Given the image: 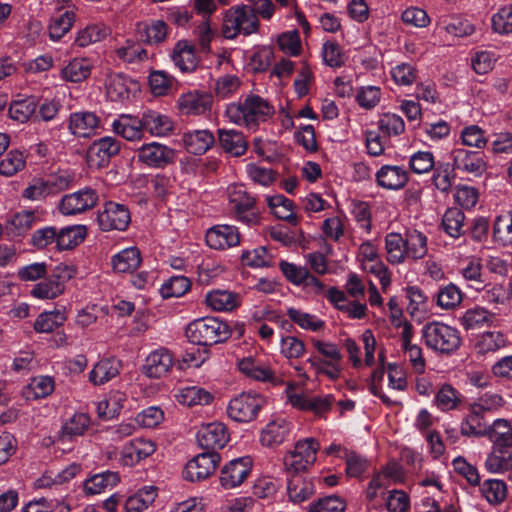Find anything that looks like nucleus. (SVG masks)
<instances>
[{"label": "nucleus", "instance_id": "30", "mask_svg": "<svg viewBox=\"0 0 512 512\" xmlns=\"http://www.w3.org/2000/svg\"><path fill=\"white\" fill-rule=\"evenodd\" d=\"M141 261L139 249L137 247H128L112 256L111 265L115 273L131 274L139 268Z\"/></svg>", "mask_w": 512, "mask_h": 512}, {"label": "nucleus", "instance_id": "54", "mask_svg": "<svg viewBox=\"0 0 512 512\" xmlns=\"http://www.w3.org/2000/svg\"><path fill=\"white\" fill-rule=\"evenodd\" d=\"M493 239L503 246L512 243V212L496 217L493 225Z\"/></svg>", "mask_w": 512, "mask_h": 512}, {"label": "nucleus", "instance_id": "49", "mask_svg": "<svg viewBox=\"0 0 512 512\" xmlns=\"http://www.w3.org/2000/svg\"><path fill=\"white\" fill-rule=\"evenodd\" d=\"M268 206L272 209L274 215L292 225L298 224V217L293 212V202L283 195H275L267 198Z\"/></svg>", "mask_w": 512, "mask_h": 512}, {"label": "nucleus", "instance_id": "61", "mask_svg": "<svg viewBox=\"0 0 512 512\" xmlns=\"http://www.w3.org/2000/svg\"><path fill=\"white\" fill-rule=\"evenodd\" d=\"M462 302V292L453 283L441 287L437 292V304L445 310L453 309Z\"/></svg>", "mask_w": 512, "mask_h": 512}, {"label": "nucleus", "instance_id": "5", "mask_svg": "<svg viewBox=\"0 0 512 512\" xmlns=\"http://www.w3.org/2000/svg\"><path fill=\"white\" fill-rule=\"evenodd\" d=\"M319 443L315 438H305L295 443L294 449L284 457V466L289 474H300L316 461Z\"/></svg>", "mask_w": 512, "mask_h": 512}, {"label": "nucleus", "instance_id": "13", "mask_svg": "<svg viewBox=\"0 0 512 512\" xmlns=\"http://www.w3.org/2000/svg\"><path fill=\"white\" fill-rule=\"evenodd\" d=\"M135 153L139 162L152 168H164L172 163L175 157L172 148L158 142L142 144Z\"/></svg>", "mask_w": 512, "mask_h": 512}, {"label": "nucleus", "instance_id": "32", "mask_svg": "<svg viewBox=\"0 0 512 512\" xmlns=\"http://www.w3.org/2000/svg\"><path fill=\"white\" fill-rule=\"evenodd\" d=\"M218 140L222 149L233 156H242L247 150L245 136L238 130L218 129Z\"/></svg>", "mask_w": 512, "mask_h": 512}, {"label": "nucleus", "instance_id": "39", "mask_svg": "<svg viewBox=\"0 0 512 512\" xmlns=\"http://www.w3.org/2000/svg\"><path fill=\"white\" fill-rule=\"evenodd\" d=\"M406 257L413 261L424 258L428 252L427 237L416 229H408L404 233Z\"/></svg>", "mask_w": 512, "mask_h": 512}, {"label": "nucleus", "instance_id": "35", "mask_svg": "<svg viewBox=\"0 0 512 512\" xmlns=\"http://www.w3.org/2000/svg\"><path fill=\"white\" fill-rule=\"evenodd\" d=\"M121 369V362L116 358L101 359L89 373V380L94 385H102L116 377Z\"/></svg>", "mask_w": 512, "mask_h": 512}, {"label": "nucleus", "instance_id": "15", "mask_svg": "<svg viewBox=\"0 0 512 512\" xmlns=\"http://www.w3.org/2000/svg\"><path fill=\"white\" fill-rule=\"evenodd\" d=\"M121 143L110 136L94 141L87 152L90 165L98 168L106 166L110 159L120 152Z\"/></svg>", "mask_w": 512, "mask_h": 512}, {"label": "nucleus", "instance_id": "29", "mask_svg": "<svg viewBox=\"0 0 512 512\" xmlns=\"http://www.w3.org/2000/svg\"><path fill=\"white\" fill-rule=\"evenodd\" d=\"M493 448L498 450L512 448V426L506 419H496L486 427V436Z\"/></svg>", "mask_w": 512, "mask_h": 512}, {"label": "nucleus", "instance_id": "4", "mask_svg": "<svg viewBox=\"0 0 512 512\" xmlns=\"http://www.w3.org/2000/svg\"><path fill=\"white\" fill-rule=\"evenodd\" d=\"M259 20L252 6L230 8L223 18L222 33L226 39H235L239 34L251 35L258 31Z\"/></svg>", "mask_w": 512, "mask_h": 512}, {"label": "nucleus", "instance_id": "20", "mask_svg": "<svg viewBox=\"0 0 512 512\" xmlns=\"http://www.w3.org/2000/svg\"><path fill=\"white\" fill-rule=\"evenodd\" d=\"M173 364L172 353L166 348H159L147 356L144 373L150 378H161L171 370Z\"/></svg>", "mask_w": 512, "mask_h": 512}, {"label": "nucleus", "instance_id": "23", "mask_svg": "<svg viewBox=\"0 0 512 512\" xmlns=\"http://www.w3.org/2000/svg\"><path fill=\"white\" fill-rule=\"evenodd\" d=\"M290 432L291 423L285 418H277L262 429L260 442L266 447L278 446L288 438Z\"/></svg>", "mask_w": 512, "mask_h": 512}, {"label": "nucleus", "instance_id": "36", "mask_svg": "<svg viewBox=\"0 0 512 512\" xmlns=\"http://www.w3.org/2000/svg\"><path fill=\"white\" fill-rule=\"evenodd\" d=\"M205 301L215 311L228 312L240 305L241 298L228 290H213L206 294Z\"/></svg>", "mask_w": 512, "mask_h": 512}, {"label": "nucleus", "instance_id": "58", "mask_svg": "<svg viewBox=\"0 0 512 512\" xmlns=\"http://www.w3.org/2000/svg\"><path fill=\"white\" fill-rule=\"evenodd\" d=\"M464 213L458 208L448 209L442 218V227L451 237L457 238L463 233Z\"/></svg>", "mask_w": 512, "mask_h": 512}, {"label": "nucleus", "instance_id": "62", "mask_svg": "<svg viewBox=\"0 0 512 512\" xmlns=\"http://www.w3.org/2000/svg\"><path fill=\"white\" fill-rule=\"evenodd\" d=\"M175 78L165 71H152L149 75L151 92L156 96L167 95L172 89Z\"/></svg>", "mask_w": 512, "mask_h": 512}, {"label": "nucleus", "instance_id": "59", "mask_svg": "<svg viewBox=\"0 0 512 512\" xmlns=\"http://www.w3.org/2000/svg\"><path fill=\"white\" fill-rule=\"evenodd\" d=\"M131 81L125 76L116 74L107 82V94L113 101H123L130 96Z\"/></svg>", "mask_w": 512, "mask_h": 512}, {"label": "nucleus", "instance_id": "55", "mask_svg": "<svg viewBox=\"0 0 512 512\" xmlns=\"http://www.w3.org/2000/svg\"><path fill=\"white\" fill-rule=\"evenodd\" d=\"M512 464V454L507 449H492L485 460V468L491 473L509 472Z\"/></svg>", "mask_w": 512, "mask_h": 512}, {"label": "nucleus", "instance_id": "51", "mask_svg": "<svg viewBox=\"0 0 512 512\" xmlns=\"http://www.w3.org/2000/svg\"><path fill=\"white\" fill-rule=\"evenodd\" d=\"M480 491L491 505H499L507 497V485L504 480L487 479L481 484Z\"/></svg>", "mask_w": 512, "mask_h": 512}, {"label": "nucleus", "instance_id": "47", "mask_svg": "<svg viewBox=\"0 0 512 512\" xmlns=\"http://www.w3.org/2000/svg\"><path fill=\"white\" fill-rule=\"evenodd\" d=\"M38 106V101L34 96L14 100L10 104L8 114L12 120L25 123L35 114Z\"/></svg>", "mask_w": 512, "mask_h": 512}, {"label": "nucleus", "instance_id": "38", "mask_svg": "<svg viewBox=\"0 0 512 512\" xmlns=\"http://www.w3.org/2000/svg\"><path fill=\"white\" fill-rule=\"evenodd\" d=\"M183 142L188 152L201 155L214 144L215 137L209 130H195L185 133Z\"/></svg>", "mask_w": 512, "mask_h": 512}, {"label": "nucleus", "instance_id": "52", "mask_svg": "<svg viewBox=\"0 0 512 512\" xmlns=\"http://www.w3.org/2000/svg\"><path fill=\"white\" fill-rule=\"evenodd\" d=\"M178 401L186 406L207 405L213 396L207 390L198 386H187L182 388L177 395Z\"/></svg>", "mask_w": 512, "mask_h": 512}, {"label": "nucleus", "instance_id": "17", "mask_svg": "<svg viewBox=\"0 0 512 512\" xmlns=\"http://www.w3.org/2000/svg\"><path fill=\"white\" fill-rule=\"evenodd\" d=\"M212 102L211 94L194 90L181 94L177 105L183 115H201L211 109Z\"/></svg>", "mask_w": 512, "mask_h": 512}, {"label": "nucleus", "instance_id": "28", "mask_svg": "<svg viewBox=\"0 0 512 512\" xmlns=\"http://www.w3.org/2000/svg\"><path fill=\"white\" fill-rule=\"evenodd\" d=\"M120 482V476L115 471H104L94 474L83 482V491L87 496L98 495L110 490Z\"/></svg>", "mask_w": 512, "mask_h": 512}, {"label": "nucleus", "instance_id": "7", "mask_svg": "<svg viewBox=\"0 0 512 512\" xmlns=\"http://www.w3.org/2000/svg\"><path fill=\"white\" fill-rule=\"evenodd\" d=\"M228 198L235 218L242 223L253 226L260 222L259 212L256 210V200L247 193L242 185H233L228 188Z\"/></svg>", "mask_w": 512, "mask_h": 512}, {"label": "nucleus", "instance_id": "10", "mask_svg": "<svg viewBox=\"0 0 512 512\" xmlns=\"http://www.w3.org/2000/svg\"><path fill=\"white\" fill-rule=\"evenodd\" d=\"M453 170L462 173L481 176L486 170V161L483 151L469 150L466 148H454L450 152Z\"/></svg>", "mask_w": 512, "mask_h": 512}, {"label": "nucleus", "instance_id": "21", "mask_svg": "<svg viewBox=\"0 0 512 512\" xmlns=\"http://www.w3.org/2000/svg\"><path fill=\"white\" fill-rule=\"evenodd\" d=\"M100 123L99 117L90 111H78L69 116L68 129L76 137L92 136Z\"/></svg>", "mask_w": 512, "mask_h": 512}, {"label": "nucleus", "instance_id": "3", "mask_svg": "<svg viewBox=\"0 0 512 512\" xmlns=\"http://www.w3.org/2000/svg\"><path fill=\"white\" fill-rule=\"evenodd\" d=\"M422 337L428 348L442 355L453 354L462 343L456 328L438 321L427 323L422 329Z\"/></svg>", "mask_w": 512, "mask_h": 512}, {"label": "nucleus", "instance_id": "9", "mask_svg": "<svg viewBox=\"0 0 512 512\" xmlns=\"http://www.w3.org/2000/svg\"><path fill=\"white\" fill-rule=\"evenodd\" d=\"M97 221L102 231H125L131 222L130 211L124 204L108 201L99 211Z\"/></svg>", "mask_w": 512, "mask_h": 512}, {"label": "nucleus", "instance_id": "33", "mask_svg": "<svg viewBox=\"0 0 512 512\" xmlns=\"http://www.w3.org/2000/svg\"><path fill=\"white\" fill-rule=\"evenodd\" d=\"M91 424V419L86 413H74L63 423L59 432V439L61 441H71L73 438L82 436L88 430Z\"/></svg>", "mask_w": 512, "mask_h": 512}, {"label": "nucleus", "instance_id": "34", "mask_svg": "<svg viewBox=\"0 0 512 512\" xmlns=\"http://www.w3.org/2000/svg\"><path fill=\"white\" fill-rule=\"evenodd\" d=\"M505 405L504 398L494 392H485L469 405L472 420L483 418L487 412H494Z\"/></svg>", "mask_w": 512, "mask_h": 512}, {"label": "nucleus", "instance_id": "16", "mask_svg": "<svg viewBox=\"0 0 512 512\" xmlns=\"http://www.w3.org/2000/svg\"><path fill=\"white\" fill-rule=\"evenodd\" d=\"M229 439L227 427L221 422L208 423L197 432V441L206 450L222 449Z\"/></svg>", "mask_w": 512, "mask_h": 512}, {"label": "nucleus", "instance_id": "41", "mask_svg": "<svg viewBox=\"0 0 512 512\" xmlns=\"http://www.w3.org/2000/svg\"><path fill=\"white\" fill-rule=\"evenodd\" d=\"M138 31L143 42L149 45H158L166 40L168 26L163 20H150L139 25Z\"/></svg>", "mask_w": 512, "mask_h": 512}, {"label": "nucleus", "instance_id": "60", "mask_svg": "<svg viewBox=\"0 0 512 512\" xmlns=\"http://www.w3.org/2000/svg\"><path fill=\"white\" fill-rule=\"evenodd\" d=\"M75 20L73 11H65L59 17L53 18L49 24V36L53 41L60 40L72 27Z\"/></svg>", "mask_w": 512, "mask_h": 512}, {"label": "nucleus", "instance_id": "26", "mask_svg": "<svg viewBox=\"0 0 512 512\" xmlns=\"http://www.w3.org/2000/svg\"><path fill=\"white\" fill-rule=\"evenodd\" d=\"M171 58L174 65L183 73L193 72L198 65L195 48L187 40H179L175 44Z\"/></svg>", "mask_w": 512, "mask_h": 512}, {"label": "nucleus", "instance_id": "50", "mask_svg": "<svg viewBox=\"0 0 512 512\" xmlns=\"http://www.w3.org/2000/svg\"><path fill=\"white\" fill-rule=\"evenodd\" d=\"M66 319L64 310L44 311L36 318L34 330L37 333H51L62 326Z\"/></svg>", "mask_w": 512, "mask_h": 512}, {"label": "nucleus", "instance_id": "56", "mask_svg": "<svg viewBox=\"0 0 512 512\" xmlns=\"http://www.w3.org/2000/svg\"><path fill=\"white\" fill-rule=\"evenodd\" d=\"M37 217L34 211L24 210L14 214L8 221L7 229L14 236H21L35 224Z\"/></svg>", "mask_w": 512, "mask_h": 512}, {"label": "nucleus", "instance_id": "11", "mask_svg": "<svg viewBox=\"0 0 512 512\" xmlns=\"http://www.w3.org/2000/svg\"><path fill=\"white\" fill-rule=\"evenodd\" d=\"M98 199L99 196L95 189L85 187L64 195L59 202L58 209L63 215H77L92 209Z\"/></svg>", "mask_w": 512, "mask_h": 512}, {"label": "nucleus", "instance_id": "63", "mask_svg": "<svg viewBox=\"0 0 512 512\" xmlns=\"http://www.w3.org/2000/svg\"><path fill=\"white\" fill-rule=\"evenodd\" d=\"M345 508L346 503L342 498L330 495L312 503L309 506L308 512H344Z\"/></svg>", "mask_w": 512, "mask_h": 512}, {"label": "nucleus", "instance_id": "31", "mask_svg": "<svg viewBox=\"0 0 512 512\" xmlns=\"http://www.w3.org/2000/svg\"><path fill=\"white\" fill-rule=\"evenodd\" d=\"M238 368L251 379L273 383L277 381V377L270 367L255 358L246 357L241 359L238 362Z\"/></svg>", "mask_w": 512, "mask_h": 512}, {"label": "nucleus", "instance_id": "18", "mask_svg": "<svg viewBox=\"0 0 512 512\" xmlns=\"http://www.w3.org/2000/svg\"><path fill=\"white\" fill-rule=\"evenodd\" d=\"M279 268L287 281L296 286H311L314 287L315 291L318 293L321 292L324 288L323 283L318 278L311 275L306 267L298 266L294 263L282 260L279 263Z\"/></svg>", "mask_w": 512, "mask_h": 512}, {"label": "nucleus", "instance_id": "2", "mask_svg": "<svg viewBox=\"0 0 512 512\" xmlns=\"http://www.w3.org/2000/svg\"><path fill=\"white\" fill-rule=\"evenodd\" d=\"M231 335L229 326L216 317L199 318L186 327L188 340L197 345L211 346L226 341Z\"/></svg>", "mask_w": 512, "mask_h": 512}, {"label": "nucleus", "instance_id": "46", "mask_svg": "<svg viewBox=\"0 0 512 512\" xmlns=\"http://www.w3.org/2000/svg\"><path fill=\"white\" fill-rule=\"evenodd\" d=\"M55 389L54 379L50 376L33 377L24 389V395L27 400H37L46 398Z\"/></svg>", "mask_w": 512, "mask_h": 512}, {"label": "nucleus", "instance_id": "8", "mask_svg": "<svg viewBox=\"0 0 512 512\" xmlns=\"http://www.w3.org/2000/svg\"><path fill=\"white\" fill-rule=\"evenodd\" d=\"M74 270L69 266H57L55 272L45 280L36 284L31 295L38 299H54L65 289V282L73 276Z\"/></svg>", "mask_w": 512, "mask_h": 512}, {"label": "nucleus", "instance_id": "43", "mask_svg": "<svg viewBox=\"0 0 512 512\" xmlns=\"http://www.w3.org/2000/svg\"><path fill=\"white\" fill-rule=\"evenodd\" d=\"M157 497V488L145 486L129 496L124 504L126 512H143L151 505Z\"/></svg>", "mask_w": 512, "mask_h": 512}, {"label": "nucleus", "instance_id": "37", "mask_svg": "<svg viewBox=\"0 0 512 512\" xmlns=\"http://www.w3.org/2000/svg\"><path fill=\"white\" fill-rule=\"evenodd\" d=\"M112 128L117 135L129 141L140 140L143 136L141 119L130 115H121L115 119Z\"/></svg>", "mask_w": 512, "mask_h": 512}, {"label": "nucleus", "instance_id": "19", "mask_svg": "<svg viewBox=\"0 0 512 512\" xmlns=\"http://www.w3.org/2000/svg\"><path fill=\"white\" fill-rule=\"evenodd\" d=\"M205 239L209 247L223 250L238 245L240 234L235 226L217 225L207 231Z\"/></svg>", "mask_w": 512, "mask_h": 512}, {"label": "nucleus", "instance_id": "40", "mask_svg": "<svg viewBox=\"0 0 512 512\" xmlns=\"http://www.w3.org/2000/svg\"><path fill=\"white\" fill-rule=\"evenodd\" d=\"M312 479H307L301 474H290L287 484V492L290 500L296 503L307 500L314 493Z\"/></svg>", "mask_w": 512, "mask_h": 512}, {"label": "nucleus", "instance_id": "12", "mask_svg": "<svg viewBox=\"0 0 512 512\" xmlns=\"http://www.w3.org/2000/svg\"><path fill=\"white\" fill-rule=\"evenodd\" d=\"M220 459V455L217 452L207 451L200 453L187 462L183 471V477L191 482L205 480L215 472Z\"/></svg>", "mask_w": 512, "mask_h": 512}, {"label": "nucleus", "instance_id": "22", "mask_svg": "<svg viewBox=\"0 0 512 512\" xmlns=\"http://www.w3.org/2000/svg\"><path fill=\"white\" fill-rule=\"evenodd\" d=\"M155 449V444L151 440L143 438L133 439L123 447L121 461L126 466H133L152 455Z\"/></svg>", "mask_w": 512, "mask_h": 512}, {"label": "nucleus", "instance_id": "6", "mask_svg": "<svg viewBox=\"0 0 512 512\" xmlns=\"http://www.w3.org/2000/svg\"><path fill=\"white\" fill-rule=\"evenodd\" d=\"M265 403L262 395L243 392L229 401L227 414L235 422L249 423L257 418Z\"/></svg>", "mask_w": 512, "mask_h": 512}, {"label": "nucleus", "instance_id": "53", "mask_svg": "<svg viewBox=\"0 0 512 512\" xmlns=\"http://www.w3.org/2000/svg\"><path fill=\"white\" fill-rule=\"evenodd\" d=\"M287 315L291 321L297 324L300 328L317 332L325 327V322L313 314H309L300 309L290 307L287 309Z\"/></svg>", "mask_w": 512, "mask_h": 512}, {"label": "nucleus", "instance_id": "45", "mask_svg": "<svg viewBox=\"0 0 512 512\" xmlns=\"http://www.w3.org/2000/svg\"><path fill=\"white\" fill-rule=\"evenodd\" d=\"M385 251L387 261L391 264H400L407 260L405 237L400 233L391 232L385 236Z\"/></svg>", "mask_w": 512, "mask_h": 512}, {"label": "nucleus", "instance_id": "24", "mask_svg": "<svg viewBox=\"0 0 512 512\" xmlns=\"http://www.w3.org/2000/svg\"><path fill=\"white\" fill-rule=\"evenodd\" d=\"M143 132L147 131L152 136H166L170 134L174 128L171 118L160 112L148 110L141 116Z\"/></svg>", "mask_w": 512, "mask_h": 512}, {"label": "nucleus", "instance_id": "1", "mask_svg": "<svg viewBox=\"0 0 512 512\" xmlns=\"http://www.w3.org/2000/svg\"><path fill=\"white\" fill-rule=\"evenodd\" d=\"M274 114V107L264 98L249 94L237 102L227 105L226 116L237 124L249 128L257 127Z\"/></svg>", "mask_w": 512, "mask_h": 512}, {"label": "nucleus", "instance_id": "57", "mask_svg": "<svg viewBox=\"0 0 512 512\" xmlns=\"http://www.w3.org/2000/svg\"><path fill=\"white\" fill-rule=\"evenodd\" d=\"M494 314L484 308H473L467 310L462 317V324L465 329H475L485 325L490 326Z\"/></svg>", "mask_w": 512, "mask_h": 512}, {"label": "nucleus", "instance_id": "48", "mask_svg": "<svg viewBox=\"0 0 512 512\" xmlns=\"http://www.w3.org/2000/svg\"><path fill=\"white\" fill-rule=\"evenodd\" d=\"M115 53L125 63H140L149 59L148 51L132 39L125 40L121 46L116 48Z\"/></svg>", "mask_w": 512, "mask_h": 512}, {"label": "nucleus", "instance_id": "14", "mask_svg": "<svg viewBox=\"0 0 512 512\" xmlns=\"http://www.w3.org/2000/svg\"><path fill=\"white\" fill-rule=\"evenodd\" d=\"M252 465V459L248 456L229 461L220 471L221 486L224 489L240 486L251 473Z\"/></svg>", "mask_w": 512, "mask_h": 512}, {"label": "nucleus", "instance_id": "25", "mask_svg": "<svg viewBox=\"0 0 512 512\" xmlns=\"http://www.w3.org/2000/svg\"><path fill=\"white\" fill-rule=\"evenodd\" d=\"M376 181L382 188L398 190L407 184L408 173L401 166L383 165L376 173Z\"/></svg>", "mask_w": 512, "mask_h": 512}, {"label": "nucleus", "instance_id": "64", "mask_svg": "<svg viewBox=\"0 0 512 512\" xmlns=\"http://www.w3.org/2000/svg\"><path fill=\"white\" fill-rule=\"evenodd\" d=\"M492 28L498 34L512 33V5H507L492 16Z\"/></svg>", "mask_w": 512, "mask_h": 512}, {"label": "nucleus", "instance_id": "27", "mask_svg": "<svg viewBox=\"0 0 512 512\" xmlns=\"http://www.w3.org/2000/svg\"><path fill=\"white\" fill-rule=\"evenodd\" d=\"M93 64L89 58L75 57L60 70L62 80L71 83H80L91 75Z\"/></svg>", "mask_w": 512, "mask_h": 512}, {"label": "nucleus", "instance_id": "42", "mask_svg": "<svg viewBox=\"0 0 512 512\" xmlns=\"http://www.w3.org/2000/svg\"><path fill=\"white\" fill-rule=\"evenodd\" d=\"M462 401L463 395L447 383L441 385L434 398V404L443 412L456 410L462 404Z\"/></svg>", "mask_w": 512, "mask_h": 512}, {"label": "nucleus", "instance_id": "44", "mask_svg": "<svg viewBox=\"0 0 512 512\" xmlns=\"http://www.w3.org/2000/svg\"><path fill=\"white\" fill-rule=\"evenodd\" d=\"M87 230L84 225H72L57 231V248L68 250L79 245L86 237Z\"/></svg>", "mask_w": 512, "mask_h": 512}]
</instances>
